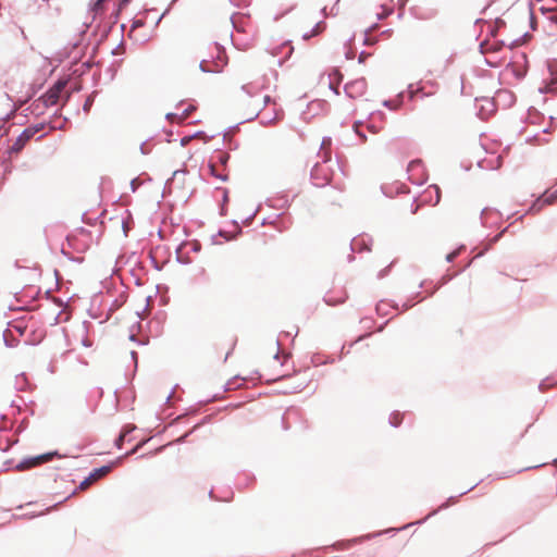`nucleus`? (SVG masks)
Wrapping results in <instances>:
<instances>
[{"label": "nucleus", "mask_w": 557, "mask_h": 557, "mask_svg": "<svg viewBox=\"0 0 557 557\" xmlns=\"http://www.w3.org/2000/svg\"><path fill=\"white\" fill-rule=\"evenodd\" d=\"M418 165H420V161H411L409 163V169H412L413 166H418Z\"/></svg>", "instance_id": "b1692460"}, {"label": "nucleus", "mask_w": 557, "mask_h": 557, "mask_svg": "<svg viewBox=\"0 0 557 557\" xmlns=\"http://www.w3.org/2000/svg\"><path fill=\"white\" fill-rule=\"evenodd\" d=\"M428 194L432 195V193L435 194V205L438 203L441 199V189L437 185H432L426 190Z\"/></svg>", "instance_id": "2eb2a0df"}, {"label": "nucleus", "mask_w": 557, "mask_h": 557, "mask_svg": "<svg viewBox=\"0 0 557 557\" xmlns=\"http://www.w3.org/2000/svg\"><path fill=\"white\" fill-rule=\"evenodd\" d=\"M214 48H215V51H216V59L214 61L202 60L200 62V69L203 72L219 73L227 64V55H226L224 49H222L218 45H215Z\"/></svg>", "instance_id": "f257e3e1"}, {"label": "nucleus", "mask_w": 557, "mask_h": 557, "mask_svg": "<svg viewBox=\"0 0 557 557\" xmlns=\"http://www.w3.org/2000/svg\"><path fill=\"white\" fill-rule=\"evenodd\" d=\"M326 302H327L329 305H336V304H337V302L332 301L331 299H326Z\"/></svg>", "instance_id": "bb28decb"}, {"label": "nucleus", "mask_w": 557, "mask_h": 557, "mask_svg": "<svg viewBox=\"0 0 557 557\" xmlns=\"http://www.w3.org/2000/svg\"><path fill=\"white\" fill-rule=\"evenodd\" d=\"M22 143H23V141H18V138H17V139H16V141H15V144H14V146H13V148H14L15 150H20V149H22V148L24 147V145H22Z\"/></svg>", "instance_id": "4be33fe9"}, {"label": "nucleus", "mask_w": 557, "mask_h": 557, "mask_svg": "<svg viewBox=\"0 0 557 557\" xmlns=\"http://www.w3.org/2000/svg\"><path fill=\"white\" fill-rule=\"evenodd\" d=\"M456 255H457V252L449 253V255L447 256V260H448V261H453V260H454V258L456 257Z\"/></svg>", "instance_id": "393cba45"}, {"label": "nucleus", "mask_w": 557, "mask_h": 557, "mask_svg": "<svg viewBox=\"0 0 557 557\" xmlns=\"http://www.w3.org/2000/svg\"><path fill=\"white\" fill-rule=\"evenodd\" d=\"M552 71V78L548 83H546L544 90L546 92H557V71H554L553 67H550Z\"/></svg>", "instance_id": "f8f14e48"}, {"label": "nucleus", "mask_w": 557, "mask_h": 557, "mask_svg": "<svg viewBox=\"0 0 557 557\" xmlns=\"http://www.w3.org/2000/svg\"><path fill=\"white\" fill-rule=\"evenodd\" d=\"M55 455H57L55 453H47V454H42V455H39L36 457L25 458L23 461H21L16 466V469L21 470V471L28 470L30 468L40 466L45 462L52 460Z\"/></svg>", "instance_id": "20e7f679"}, {"label": "nucleus", "mask_w": 557, "mask_h": 557, "mask_svg": "<svg viewBox=\"0 0 557 557\" xmlns=\"http://www.w3.org/2000/svg\"><path fill=\"white\" fill-rule=\"evenodd\" d=\"M321 154L323 163L325 164L331 160V139L324 138L321 143Z\"/></svg>", "instance_id": "9d476101"}, {"label": "nucleus", "mask_w": 557, "mask_h": 557, "mask_svg": "<svg viewBox=\"0 0 557 557\" xmlns=\"http://www.w3.org/2000/svg\"><path fill=\"white\" fill-rule=\"evenodd\" d=\"M65 87V83L58 82L54 84L44 96V102L46 106H54L59 101L60 95Z\"/></svg>", "instance_id": "0eeeda50"}, {"label": "nucleus", "mask_w": 557, "mask_h": 557, "mask_svg": "<svg viewBox=\"0 0 557 557\" xmlns=\"http://www.w3.org/2000/svg\"><path fill=\"white\" fill-rule=\"evenodd\" d=\"M190 139H191V137H184V138H182V140H181L182 146L187 145L190 141Z\"/></svg>", "instance_id": "5701e85b"}, {"label": "nucleus", "mask_w": 557, "mask_h": 557, "mask_svg": "<svg viewBox=\"0 0 557 557\" xmlns=\"http://www.w3.org/2000/svg\"><path fill=\"white\" fill-rule=\"evenodd\" d=\"M218 160L221 163V165H224L227 162V160H228V156L226 153H224V152H220L218 154Z\"/></svg>", "instance_id": "6ab92c4d"}, {"label": "nucleus", "mask_w": 557, "mask_h": 557, "mask_svg": "<svg viewBox=\"0 0 557 557\" xmlns=\"http://www.w3.org/2000/svg\"><path fill=\"white\" fill-rule=\"evenodd\" d=\"M67 242L71 246H73L77 250L83 251L87 248V244H83L82 246H76L77 237L75 235L69 236Z\"/></svg>", "instance_id": "dca6fc26"}, {"label": "nucleus", "mask_w": 557, "mask_h": 557, "mask_svg": "<svg viewBox=\"0 0 557 557\" xmlns=\"http://www.w3.org/2000/svg\"><path fill=\"white\" fill-rule=\"evenodd\" d=\"M129 431H131L129 429H126V428H125V429L121 432L120 436L116 438V441H115V445H116L119 448H121V447H122L123 442H124V438H125V436L127 435V433H128Z\"/></svg>", "instance_id": "f3484780"}, {"label": "nucleus", "mask_w": 557, "mask_h": 557, "mask_svg": "<svg viewBox=\"0 0 557 557\" xmlns=\"http://www.w3.org/2000/svg\"><path fill=\"white\" fill-rule=\"evenodd\" d=\"M360 126H361L360 124H355V131H356V133H357L361 138H363V139L366 140V136H364V135L360 132V129H359V127H360Z\"/></svg>", "instance_id": "aec40b11"}, {"label": "nucleus", "mask_w": 557, "mask_h": 557, "mask_svg": "<svg viewBox=\"0 0 557 557\" xmlns=\"http://www.w3.org/2000/svg\"><path fill=\"white\" fill-rule=\"evenodd\" d=\"M544 30L550 37H557V9L550 10L544 14L542 21Z\"/></svg>", "instance_id": "423d86ee"}, {"label": "nucleus", "mask_w": 557, "mask_h": 557, "mask_svg": "<svg viewBox=\"0 0 557 557\" xmlns=\"http://www.w3.org/2000/svg\"><path fill=\"white\" fill-rule=\"evenodd\" d=\"M78 234L84 236V237H88V233L85 232L84 230H82Z\"/></svg>", "instance_id": "a878e982"}, {"label": "nucleus", "mask_w": 557, "mask_h": 557, "mask_svg": "<svg viewBox=\"0 0 557 557\" xmlns=\"http://www.w3.org/2000/svg\"><path fill=\"white\" fill-rule=\"evenodd\" d=\"M556 199H557V191L552 194V195H549V196H547V197H545V198H543V199H540L539 202L543 201L544 205H552V203H554V201Z\"/></svg>", "instance_id": "a211bd4d"}, {"label": "nucleus", "mask_w": 557, "mask_h": 557, "mask_svg": "<svg viewBox=\"0 0 557 557\" xmlns=\"http://www.w3.org/2000/svg\"><path fill=\"white\" fill-rule=\"evenodd\" d=\"M196 110V107L194 104H188L187 108H185L181 113L176 112V113H168L166 114V119L171 122H183L185 121L187 117H189V115Z\"/></svg>", "instance_id": "1a4fd4ad"}, {"label": "nucleus", "mask_w": 557, "mask_h": 557, "mask_svg": "<svg viewBox=\"0 0 557 557\" xmlns=\"http://www.w3.org/2000/svg\"><path fill=\"white\" fill-rule=\"evenodd\" d=\"M38 131L39 128L34 127L24 129V132L18 137V141H23L22 145H25Z\"/></svg>", "instance_id": "4468645a"}, {"label": "nucleus", "mask_w": 557, "mask_h": 557, "mask_svg": "<svg viewBox=\"0 0 557 557\" xmlns=\"http://www.w3.org/2000/svg\"><path fill=\"white\" fill-rule=\"evenodd\" d=\"M301 388H302L301 384H298V385H296V386H293V387L288 391V393H297V392H299Z\"/></svg>", "instance_id": "412c9836"}, {"label": "nucleus", "mask_w": 557, "mask_h": 557, "mask_svg": "<svg viewBox=\"0 0 557 557\" xmlns=\"http://www.w3.org/2000/svg\"><path fill=\"white\" fill-rule=\"evenodd\" d=\"M491 34L493 36V40L486 39L480 45L481 52L484 54L498 52L503 49V47H505L504 41L496 39V30L493 29Z\"/></svg>", "instance_id": "6e6552de"}, {"label": "nucleus", "mask_w": 557, "mask_h": 557, "mask_svg": "<svg viewBox=\"0 0 557 557\" xmlns=\"http://www.w3.org/2000/svg\"><path fill=\"white\" fill-rule=\"evenodd\" d=\"M313 184L318 187L325 186L332 180V172L324 163H317L311 171Z\"/></svg>", "instance_id": "7ed1b4c3"}, {"label": "nucleus", "mask_w": 557, "mask_h": 557, "mask_svg": "<svg viewBox=\"0 0 557 557\" xmlns=\"http://www.w3.org/2000/svg\"><path fill=\"white\" fill-rule=\"evenodd\" d=\"M265 108L260 112L264 123H274L283 117V111L276 108V102L271 96L263 97Z\"/></svg>", "instance_id": "f03ea898"}, {"label": "nucleus", "mask_w": 557, "mask_h": 557, "mask_svg": "<svg viewBox=\"0 0 557 557\" xmlns=\"http://www.w3.org/2000/svg\"><path fill=\"white\" fill-rule=\"evenodd\" d=\"M112 470V467L111 466H102L100 468H97V469H94L90 474L84 480L81 482L79 484V490L81 491H85L87 490L90 485H92L95 482H97L98 480H100L101 478L106 476L108 473H110Z\"/></svg>", "instance_id": "39448f33"}, {"label": "nucleus", "mask_w": 557, "mask_h": 557, "mask_svg": "<svg viewBox=\"0 0 557 557\" xmlns=\"http://www.w3.org/2000/svg\"><path fill=\"white\" fill-rule=\"evenodd\" d=\"M209 170H210L211 175H213L214 177L219 178L222 182H225L228 177V173L226 172V170L223 168L220 171L218 169L216 164H213V163L209 164Z\"/></svg>", "instance_id": "9b49d317"}, {"label": "nucleus", "mask_w": 557, "mask_h": 557, "mask_svg": "<svg viewBox=\"0 0 557 557\" xmlns=\"http://www.w3.org/2000/svg\"><path fill=\"white\" fill-rule=\"evenodd\" d=\"M324 29H325V24H324L323 22H319V23H317V24H315V26H314V28L312 29V32H310V33H305V34L302 35V38H304L305 40H308V39H310L311 37H313V36H317V35H319V34H321Z\"/></svg>", "instance_id": "ddd939ff"}]
</instances>
